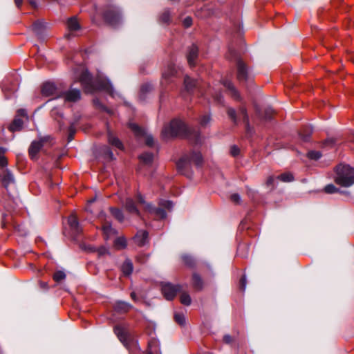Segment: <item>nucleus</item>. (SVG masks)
I'll list each match as a JSON object with an SVG mask.
<instances>
[{
    "label": "nucleus",
    "mask_w": 354,
    "mask_h": 354,
    "mask_svg": "<svg viewBox=\"0 0 354 354\" xmlns=\"http://www.w3.org/2000/svg\"><path fill=\"white\" fill-rule=\"evenodd\" d=\"M188 129L186 124L179 120H173L169 124L164 126L161 136L167 140L177 136H187Z\"/></svg>",
    "instance_id": "f257e3e1"
},
{
    "label": "nucleus",
    "mask_w": 354,
    "mask_h": 354,
    "mask_svg": "<svg viewBox=\"0 0 354 354\" xmlns=\"http://www.w3.org/2000/svg\"><path fill=\"white\" fill-rule=\"evenodd\" d=\"M335 182L343 187H350L354 184V168L349 165H339L336 169Z\"/></svg>",
    "instance_id": "f03ea898"
},
{
    "label": "nucleus",
    "mask_w": 354,
    "mask_h": 354,
    "mask_svg": "<svg viewBox=\"0 0 354 354\" xmlns=\"http://www.w3.org/2000/svg\"><path fill=\"white\" fill-rule=\"evenodd\" d=\"M182 72V68L180 66L175 64L170 63L167 64L162 73L160 80L161 86H167L172 83L178 73Z\"/></svg>",
    "instance_id": "7ed1b4c3"
},
{
    "label": "nucleus",
    "mask_w": 354,
    "mask_h": 354,
    "mask_svg": "<svg viewBox=\"0 0 354 354\" xmlns=\"http://www.w3.org/2000/svg\"><path fill=\"white\" fill-rule=\"evenodd\" d=\"M104 18L108 24L115 26L120 23L121 16L119 10L115 7L111 6L104 14Z\"/></svg>",
    "instance_id": "20e7f679"
},
{
    "label": "nucleus",
    "mask_w": 354,
    "mask_h": 354,
    "mask_svg": "<svg viewBox=\"0 0 354 354\" xmlns=\"http://www.w3.org/2000/svg\"><path fill=\"white\" fill-rule=\"evenodd\" d=\"M129 127L138 137L145 136V142L148 146H152L153 144V138L150 135H147L143 129H142L138 124L135 123H129Z\"/></svg>",
    "instance_id": "39448f33"
},
{
    "label": "nucleus",
    "mask_w": 354,
    "mask_h": 354,
    "mask_svg": "<svg viewBox=\"0 0 354 354\" xmlns=\"http://www.w3.org/2000/svg\"><path fill=\"white\" fill-rule=\"evenodd\" d=\"M180 290V286H174L169 283H165L162 286V292L167 300H171L173 299L176 293Z\"/></svg>",
    "instance_id": "423d86ee"
},
{
    "label": "nucleus",
    "mask_w": 354,
    "mask_h": 354,
    "mask_svg": "<svg viewBox=\"0 0 354 354\" xmlns=\"http://www.w3.org/2000/svg\"><path fill=\"white\" fill-rule=\"evenodd\" d=\"M96 82L99 86L98 88H113L111 81L103 73L99 72L96 77Z\"/></svg>",
    "instance_id": "0eeeda50"
},
{
    "label": "nucleus",
    "mask_w": 354,
    "mask_h": 354,
    "mask_svg": "<svg viewBox=\"0 0 354 354\" xmlns=\"http://www.w3.org/2000/svg\"><path fill=\"white\" fill-rule=\"evenodd\" d=\"M237 77L240 81H246L250 79L248 68L241 60L237 62Z\"/></svg>",
    "instance_id": "6e6552de"
},
{
    "label": "nucleus",
    "mask_w": 354,
    "mask_h": 354,
    "mask_svg": "<svg viewBox=\"0 0 354 354\" xmlns=\"http://www.w3.org/2000/svg\"><path fill=\"white\" fill-rule=\"evenodd\" d=\"M184 86L185 88H194L201 87V80L189 75H185L184 77Z\"/></svg>",
    "instance_id": "1a4fd4ad"
},
{
    "label": "nucleus",
    "mask_w": 354,
    "mask_h": 354,
    "mask_svg": "<svg viewBox=\"0 0 354 354\" xmlns=\"http://www.w3.org/2000/svg\"><path fill=\"white\" fill-rule=\"evenodd\" d=\"M91 74L87 70H82L79 75V81L84 87L90 86L92 84Z\"/></svg>",
    "instance_id": "9d476101"
},
{
    "label": "nucleus",
    "mask_w": 354,
    "mask_h": 354,
    "mask_svg": "<svg viewBox=\"0 0 354 354\" xmlns=\"http://www.w3.org/2000/svg\"><path fill=\"white\" fill-rule=\"evenodd\" d=\"M45 140L46 138H44L41 139L39 141H33L31 143L28 152L32 159H34L36 157L37 154L43 146V142L45 141Z\"/></svg>",
    "instance_id": "9b49d317"
},
{
    "label": "nucleus",
    "mask_w": 354,
    "mask_h": 354,
    "mask_svg": "<svg viewBox=\"0 0 354 354\" xmlns=\"http://www.w3.org/2000/svg\"><path fill=\"white\" fill-rule=\"evenodd\" d=\"M102 231L105 239H109L116 235L117 231L111 227L109 221H105L102 225Z\"/></svg>",
    "instance_id": "f8f14e48"
},
{
    "label": "nucleus",
    "mask_w": 354,
    "mask_h": 354,
    "mask_svg": "<svg viewBox=\"0 0 354 354\" xmlns=\"http://www.w3.org/2000/svg\"><path fill=\"white\" fill-rule=\"evenodd\" d=\"M134 241L138 246H143L148 242V232L145 230L139 231L134 236Z\"/></svg>",
    "instance_id": "ddd939ff"
},
{
    "label": "nucleus",
    "mask_w": 354,
    "mask_h": 354,
    "mask_svg": "<svg viewBox=\"0 0 354 354\" xmlns=\"http://www.w3.org/2000/svg\"><path fill=\"white\" fill-rule=\"evenodd\" d=\"M145 209L160 218H165L167 216L165 211L162 208H153L151 204H145Z\"/></svg>",
    "instance_id": "4468645a"
},
{
    "label": "nucleus",
    "mask_w": 354,
    "mask_h": 354,
    "mask_svg": "<svg viewBox=\"0 0 354 354\" xmlns=\"http://www.w3.org/2000/svg\"><path fill=\"white\" fill-rule=\"evenodd\" d=\"M198 47L195 45H192L188 52L187 55V61L190 66H194L195 64V60L198 56Z\"/></svg>",
    "instance_id": "2eb2a0df"
},
{
    "label": "nucleus",
    "mask_w": 354,
    "mask_h": 354,
    "mask_svg": "<svg viewBox=\"0 0 354 354\" xmlns=\"http://www.w3.org/2000/svg\"><path fill=\"white\" fill-rule=\"evenodd\" d=\"M114 333L122 343L124 344L127 342L128 335L127 331L123 327L120 326H115Z\"/></svg>",
    "instance_id": "dca6fc26"
},
{
    "label": "nucleus",
    "mask_w": 354,
    "mask_h": 354,
    "mask_svg": "<svg viewBox=\"0 0 354 354\" xmlns=\"http://www.w3.org/2000/svg\"><path fill=\"white\" fill-rule=\"evenodd\" d=\"M15 183V178L10 170L6 169L4 171L3 177L2 178V183L4 187L8 189V187Z\"/></svg>",
    "instance_id": "f3484780"
},
{
    "label": "nucleus",
    "mask_w": 354,
    "mask_h": 354,
    "mask_svg": "<svg viewBox=\"0 0 354 354\" xmlns=\"http://www.w3.org/2000/svg\"><path fill=\"white\" fill-rule=\"evenodd\" d=\"M66 100L69 102H76L80 98L79 90H68L65 95Z\"/></svg>",
    "instance_id": "a211bd4d"
},
{
    "label": "nucleus",
    "mask_w": 354,
    "mask_h": 354,
    "mask_svg": "<svg viewBox=\"0 0 354 354\" xmlns=\"http://www.w3.org/2000/svg\"><path fill=\"white\" fill-rule=\"evenodd\" d=\"M124 207L129 212L134 213V214H136L137 215H140V212H139L138 209H137V207H136L135 203L131 198H127L126 199V201L124 202Z\"/></svg>",
    "instance_id": "6ab92c4d"
},
{
    "label": "nucleus",
    "mask_w": 354,
    "mask_h": 354,
    "mask_svg": "<svg viewBox=\"0 0 354 354\" xmlns=\"http://www.w3.org/2000/svg\"><path fill=\"white\" fill-rule=\"evenodd\" d=\"M68 223L72 230L78 233L80 232V226L77 218L73 214L71 215L68 218Z\"/></svg>",
    "instance_id": "aec40b11"
},
{
    "label": "nucleus",
    "mask_w": 354,
    "mask_h": 354,
    "mask_svg": "<svg viewBox=\"0 0 354 354\" xmlns=\"http://www.w3.org/2000/svg\"><path fill=\"white\" fill-rule=\"evenodd\" d=\"M131 308V305L125 301H118L115 305V309L118 312H127Z\"/></svg>",
    "instance_id": "412c9836"
},
{
    "label": "nucleus",
    "mask_w": 354,
    "mask_h": 354,
    "mask_svg": "<svg viewBox=\"0 0 354 354\" xmlns=\"http://www.w3.org/2000/svg\"><path fill=\"white\" fill-rule=\"evenodd\" d=\"M108 141H109V144H111V145H113L118 149H122L123 147L122 144L120 142V140L117 137H115L113 134H111V133H109L108 135Z\"/></svg>",
    "instance_id": "4be33fe9"
},
{
    "label": "nucleus",
    "mask_w": 354,
    "mask_h": 354,
    "mask_svg": "<svg viewBox=\"0 0 354 354\" xmlns=\"http://www.w3.org/2000/svg\"><path fill=\"white\" fill-rule=\"evenodd\" d=\"M67 26L69 30L75 31L80 28L79 22L75 17L70 18L67 21Z\"/></svg>",
    "instance_id": "5701e85b"
},
{
    "label": "nucleus",
    "mask_w": 354,
    "mask_h": 354,
    "mask_svg": "<svg viewBox=\"0 0 354 354\" xmlns=\"http://www.w3.org/2000/svg\"><path fill=\"white\" fill-rule=\"evenodd\" d=\"M189 161L192 162L197 166H200L203 162L201 153L200 152H193Z\"/></svg>",
    "instance_id": "b1692460"
},
{
    "label": "nucleus",
    "mask_w": 354,
    "mask_h": 354,
    "mask_svg": "<svg viewBox=\"0 0 354 354\" xmlns=\"http://www.w3.org/2000/svg\"><path fill=\"white\" fill-rule=\"evenodd\" d=\"M23 127V121L20 118H15L12 123L10 125L9 129L11 131H19Z\"/></svg>",
    "instance_id": "393cba45"
},
{
    "label": "nucleus",
    "mask_w": 354,
    "mask_h": 354,
    "mask_svg": "<svg viewBox=\"0 0 354 354\" xmlns=\"http://www.w3.org/2000/svg\"><path fill=\"white\" fill-rule=\"evenodd\" d=\"M122 270L126 275H129L133 272V263L130 260H126L122 266Z\"/></svg>",
    "instance_id": "a878e982"
},
{
    "label": "nucleus",
    "mask_w": 354,
    "mask_h": 354,
    "mask_svg": "<svg viewBox=\"0 0 354 354\" xmlns=\"http://www.w3.org/2000/svg\"><path fill=\"white\" fill-rule=\"evenodd\" d=\"M254 108L257 113L259 115V117L264 119H269L272 113V111L271 109H268L266 111L265 115H263L261 113V108L256 104H254Z\"/></svg>",
    "instance_id": "bb28decb"
},
{
    "label": "nucleus",
    "mask_w": 354,
    "mask_h": 354,
    "mask_svg": "<svg viewBox=\"0 0 354 354\" xmlns=\"http://www.w3.org/2000/svg\"><path fill=\"white\" fill-rule=\"evenodd\" d=\"M115 247L118 249H124L127 246V241L124 236L118 237L114 241Z\"/></svg>",
    "instance_id": "cd10ccee"
},
{
    "label": "nucleus",
    "mask_w": 354,
    "mask_h": 354,
    "mask_svg": "<svg viewBox=\"0 0 354 354\" xmlns=\"http://www.w3.org/2000/svg\"><path fill=\"white\" fill-rule=\"evenodd\" d=\"M193 286L198 290L203 288V281L198 274H194L192 277Z\"/></svg>",
    "instance_id": "c85d7f7f"
},
{
    "label": "nucleus",
    "mask_w": 354,
    "mask_h": 354,
    "mask_svg": "<svg viewBox=\"0 0 354 354\" xmlns=\"http://www.w3.org/2000/svg\"><path fill=\"white\" fill-rule=\"evenodd\" d=\"M110 211L112 215L120 222H122L124 221V215L120 209L111 207Z\"/></svg>",
    "instance_id": "c756f323"
},
{
    "label": "nucleus",
    "mask_w": 354,
    "mask_h": 354,
    "mask_svg": "<svg viewBox=\"0 0 354 354\" xmlns=\"http://www.w3.org/2000/svg\"><path fill=\"white\" fill-rule=\"evenodd\" d=\"M180 302L183 305L189 306L191 304V301H192L191 297H190L189 295L187 292H183L180 295Z\"/></svg>",
    "instance_id": "7c9ffc66"
},
{
    "label": "nucleus",
    "mask_w": 354,
    "mask_h": 354,
    "mask_svg": "<svg viewBox=\"0 0 354 354\" xmlns=\"http://www.w3.org/2000/svg\"><path fill=\"white\" fill-rule=\"evenodd\" d=\"M140 158L145 164H149L153 160V154L151 153H144L140 155Z\"/></svg>",
    "instance_id": "2f4dec72"
},
{
    "label": "nucleus",
    "mask_w": 354,
    "mask_h": 354,
    "mask_svg": "<svg viewBox=\"0 0 354 354\" xmlns=\"http://www.w3.org/2000/svg\"><path fill=\"white\" fill-rule=\"evenodd\" d=\"M174 319L175 321L181 326L185 324V317L183 313H176L174 314Z\"/></svg>",
    "instance_id": "473e14b6"
},
{
    "label": "nucleus",
    "mask_w": 354,
    "mask_h": 354,
    "mask_svg": "<svg viewBox=\"0 0 354 354\" xmlns=\"http://www.w3.org/2000/svg\"><path fill=\"white\" fill-rule=\"evenodd\" d=\"M57 86H58V85L54 81L48 80V81L44 82L42 84V86H41V88H44V89H46V88H57Z\"/></svg>",
    "instance_id": "72a5a7b5"
},
{
    "label": "nucleus",
    "mask_w": 354,
    "mask_h": 354,
    "mask_svg": "<svg viewBox=\"0 0 354 354\" xmlns=\"http://www.w3.org/2000/svg\"><path fill=\"white\" fill-rule=\"evenodd\" d=\"M65 278H66V274L63 271H61V270L57 271L53 274V279L57 282L64 279Z\"/></svg>",
    "instance_id": "f704fd0d"
},
{
    "label": "nucleus",
    "mask_w": 354,
    "mask_h": 354,
    "mask_svg": "<svg viewBox=\"0 0 354 354\" xmlns=\"http://www.w3.org/2000/svg\"><path fill=\"white\" fill-rule=\"evenodd\" d=\"M211 121V117L209 114L203 115L200 119L201 125L205 127L207 126Z\"/></svg>",
    "instance_id": "c9c22d12"
},
{
    "label": "nucleus",
    "mask_w": 354,
    "mask_h": 354,
    "mask_svg": "<svg viewBox=\"0 0 354 354\" xmlns=\"http://www.w3.org/2000/svg\"><path fill=\"white\" fill-rule=\"evenodd\" d=\"M239 114L243 116V119L244 122L246 124L247 129H249V120H248V116L247 114L246 109L245 108H241L239 111Z\"/></svg>",
    "instance_id": "e433bc0d"
},
{
    "label": "nucleus",
    "mask_w": 354,
    "mask_h": 354,
    "mask_svg": "<svg viewBox=\"0 0 354 354\" xmlns=\"http://www.w3.org/2000/svg\"><path fill=\"white\" fill-rule=\"evenodd\" d=\"M308 157L312 160H318L321 158L322 154L319 151H310L308 153Z\"/></svg>",
    "instance_id": "4c0bfd02"
},
{
    "label": "nucleus",
    "mask_w": 354,
    "mask_h": 354,
    "mask_svg": "<svg viewBox=\"0 0 354 354\" xmlns=\"http://www.w3.org/2000/svg\"><path fill=\"white\" fill-rule=\"evenodd\" d=\"M170 19V12L169 10H165L160 16V21L163 23L169 22Z\"/></svg>",
    "instance_id": "58836bf2"
},
{
    "label": "nucleus",
    "mask_w": 354,
    "mask_h": 354,
    "mask_svg": "<svg viewBox=\"0 0 354 354\" xmlns=\"http://www.w3.org/2000/svg\"><path fill=\"white\" fill-rule=\"evenodd\" d=\"M324 190L328 194H333L338 191V189H337L333 185L330 184L325 187Z\"/></svg>",
    "instance_id": "ea45409f"
},
{
    "label": "nucleus",
    "mask_w": 354,
    "mask_h": 354,
    "mask_svg": "<svg viewBox=\"0 0 354 354\" xmlns=\"http://www.w3.org/2000/svg\"><path fill=\"white\" fill-rule=\"evenodd\" d=\"M183 261L185 264H187L189 266H193L194 261L193 258L189 255H184L183 257Z\"/></svg>",
    "instance_id": "a19ab883"
},
{
    "label": "nucleus",
    "mask_w": 354,
    "mask_h": 354,
    "mask_svg": "<svg viewBox=\"0 0 354 354\" xmlns=\"http://www.w3.org/2000/svg\"><path fill=\"white\" fill-rule=\"evenodd\" d=\"M227 114L229 117L232 119V120L236 123V111L234 109L229 108L227 110Z\"/></svg>",
    "instance_id": "79ce46f5"
},
{
    "label": "nucleus",
    "mask_w": 354,
    "mask_h": 354,
    "mask_svg": "<svg viewBox=\"0 0 354 354\" xmlns=\"http://www.w3.org/2000/svg\"><path fill=\"white\" fill-rule=\"evenodd\" d=\"M44 26V23L41 21H37L33 24L32 28L36 32H39L40 28Z\"/></svg>",
    "instance_id": "37998d69"
},
{
    "label": "nucleus",
    "mask_w": 354,
    "mask_h": 354,
    "mask_svg": "<svg viewBox=\"0 0 354 354\" xmlns=\"http://www.w3.org/2000/svg\"><path fill=\"white\" fill-rule=\"evenodd\" d=\"M183 24L185 28H189L192 24V19L190 17H187L184 19Z\"/></svg>",
    "instance_id": "c03bdc74"
},
{
    "label": "nucleus",
    "mask_w": 354,
    "mask_h": 354,
    "mask_svg": "<svg viewBox=\"0 0 354 354\" xmlns=\"http://www.w3.org/2000/svg\"><path fill=\"white\" fill-rule=\"evenodd\" d=\"M239 147H237L236 146L234 145L231 147L230 149V153L232 154V156H236L239 154Z\"/></svg>",
    "instance_id": "a18cd8bd"
},
{
    "label": "nucleus",
    "mask_w": 354,
    "mask_h": 354,
    "mask_svg": "<svg viewBox=\"0 0 354 354\" xmlns=\"http://www.w3.org/2000/svg\"><path fill=\"white\" fill-rule=\"evenodd\" d=\"M231 200L235 203H239L241 201V197L238 194H234L231 196Z\"/></svg>",
    "instance_id": "49530a36"
},
{
    "label": "nucleus",
    "mask_w": 354,
    "mask_h": 354,
    "mask_svg": "<svg viewBox=\"0 0 354 354\" xmlns=\"http://www.w3.org/2000/svg\"><path fill=\"white\" fill-rule=\"evenodd\" d=\"M8 165V160L6 159V158L3 156H1L0 157V167L1 168H3L5 167H6Z\"/></svg>",
    "instance_id": "de8ad7c7"
},
{
    "label": "nucleus",
    "mask_w": 354,
    "mask_h": 354,
    "mask_svg": "<svg viewBox=\"0 0 354 354\" xmlns=\"http://www.w3.org/2000/svg\"><path fill=\"white\" fill-rule=\"evenodd\" d=\"M247 280L245 276L242 277L240 280L241 288L244 291L246 288Z\"/></svg>",
    "instance_id": "09e8293b"
},
{
    "label": "nucleus",
    "mask_w": 354,
    "mask_h": 354,
    "mask_svg": "<svg viewBox=\"0 0 354 354\" xmlns=\"http://www.w3.org/2000/svg\"><path fill=\"white\" fill-rule=\"evenodd\" d=\"M162 205L164 207H165V208H167V209H172V207H173V203H172L171 201H164V202L162 203Z\"/></svg>",
    "instance_id": "8fccbe9b"
},
{
    "label": "nucleus",
    "mask_w": 354,
    "mask_h": 354,
    "mask_svg": "<svg viewBox=\"0 0 354 354\" xmlns=\"http://www.w3.org/2000/svg\"><path fill=\"white\" fill-rule=\"evenodd\" d=\"M186 163H187V160L185 158H182L178 161L177 166L179 169H181L183 167H184Z\"/></svg>",
    "instance_id": "3c124183"
},
{
    "label": "nucleus",
    "mask_w": 354,
    "mask_h": 354,
    "mask_svg": "<svg viewBox=\"0 0 354 354\" xmlns=\"http://www.w3.org/2000/svg\"><path fill=\"white\" fill-rule=\"evenodd\" d=\"M17 115L28 118L27 113L25 109H19L17 111Z\"/></svg>",
    "instance_id": "603ef678"
},
{
    "label": "nucleus",
    "mask_w": 354,
    "mask_h": 354,
    "mask_svg": "<svg viewBox=\"0 0 354 354\" xmlns=\"http://www.w3.org/2000/svg\"><path fill=\"white\" fill-rule=\"evenodd\" d=\"M278 179L281 180L283 182H287L288 181V174L286 173L281 174V176H278Z\"/></svg>",
    "instance_id": "864d4df0"
},
{
    "label": "nucleus",
    "mask_w": 354,
    "mask_h": 354,
    "mask_svg": "<svg viewBox=\"0 0 354 354\" xmlns=\"http://www.w3.org/2000/svg\"><path fill=\"white\" fill-rule=\"evenodd\" d=\"M232 96L233 97H234L235 99H239V90H236V89H234V90H232Z\"/></svg>",
    "instance_id": "5fc2aeb1"
},
{
    "label": "nucleus",
    "mask_w": 354,
    "mask_h": 354,
    "mask_svg": "<svg viewBox=\"0 0 354 354\" xmlns=\"http://www.w3.org/2000/svg\"><path fill=\"white\" fill-rule=\"evenodd\" d=\"M223 339L226 343H230L231 342V337L228 335H225Z\"/></svg>",
    "instance_id": "6e6d98bb"
},
{
    "label": "nucleus",
    "mask_w": 354,
    "mask_h": 354,
    "mask_svg": "<svg viewBox=\"0 0 354 354\" xmlns=\"http://www.w3.org/2000/svg\"><path fill=\"white\" fill-rule=\"evenodd\" d=\"M107 252H108V251L105 248H102L99 250L100 254H104Z\"/></svg>",
    "instance_id": "4d7b16f0"
},
{
    "label": "nucleus",
    "mask_w": 354,
    "mask_h": 354,
    "mask_svg": "<svg viewBox=\"0 0 354 354\" xmlns=\"http://www.w3.org/2000/svg\"><path fill=\"white\" fill-rule=\"evenodd\" d=\"M274 179L272 178V177H270L268 180H267V185H272L274 182Z\"/></svg>",
    "instance_id": "13d9d810"
},
{
    "label": "nucleus",
    "mask_w": 354,
    "mask_h": 354,
    "mask_svg": "<svg viewBox=\"0 0 354 354\" xmlns=\"http://www.w3.org/2000/svg\"><path fill=\"white\" fill-rule=\"evenodd\" d=\"M23 0H15V3L17 7H20L22 4Z\"/></svg>",
    "instance_id": "bf43d9fd"
},
{
    "label": "nucleus",
    "mask_w": 354,
    "mask_h": 354,
    "mask_svg": "<svg viewBox=\"0 0 354 354\" xmlns=\"http://www.w3.org/2000/svg\"><path fill=\"white\" fill-rule=\"evenodd\" d=\"M131 297L134 301H137V299H138L137 296H136V293L134 292H132L131 293Z\"/></svg>",
    "instance_id": "052dcab7"
},
{
    "label": "nucleus",
    "mask_w": 354,
    "mask_h": 354,
    "mask_svg": "<svg viewBox=\"0 0 354 354\" xmlns=\"http://www.w3.org/2000/svg\"><path fill=\"white\" fill-rule=\"evenodd\" d=\"M153 86H154V85L152 84H147L145 86H143L142 88L147 89V88H152Z\"/></svg>",
    "instance_id": "680f3d73"
},
{
    "label": "nucleus",
    "mask_w": 354,
    "mask_h": 354,
    "mask_svg": "<svg viewBox=\"0 0 354 354\" xmlns=\"http://www.w3.org/2000/svg\"><path fill=\"white\" fill-rule=\"evenodd\" d=\"M138 201H139V203H141V204H145V202L144 201V198L142 196H138Z\"/></svg>",
    "instance_id": "e2e57ef3"
},
{
    "label": "nucleus",
    "mask_w": 354,
    "mask_h": 354,
    "mask_svg": "<svg viewBox=\"0 0 354 354\" xmlns=\"http://www.w3.org/2000/svg\"><path fill=\"white\" fill-rule=\"evenodd\" d=\"M301 136L302 137V139L305 141H307L309 138V136H310V134H308V135H301Z\"/></svg>",
    "instance_id": "0e129e2a"
},
{
    "label": "nucleus",
    "mask_w": 354,
    "mask_h": 354,
    "mask_svg": "<svg viewBox=\"0 0 354 354\" xmlns=\"http://www.w3.org/2000/svg\"><path fill=\"white\" fill-rule=\"evenodd\" d=\"M6 152V149L0 147V157L4 156V153Z\"/></svg>",
    "instance_id": "69168bd1"
},
{
    "label": "nucleus",
    "mask_w": 354,
    "mask_h": 354,
    "mask_svg": "<svg viewBox=\"0 0 354 354\" xmlns=\"http://www.w3.org/2000/svg\"><path fill=\"white\" fill-rule=\"evenodd\" d=\"M224 86H225V87H227V88H233L232 86L230 84V82H229V83H227H227H225V84H224Z\"/></svg>",
    "instance_id": "338daca9"
},
{
    "label": "nucleus",
    "mask_w": 354,
    "mask_h": 354,
    "mask_svg": "<svg viewBox=\"0 0 354 354\" xmlns=\"http://www.w3.org/2000/svg\"><path fill=\"white\" fill-rule=\"evenodd\" d=\"M142 95H147L150 90L145 89V90H142Z\"/></svg>",
    "instance_id": "774afa93"
}]
</instances>
